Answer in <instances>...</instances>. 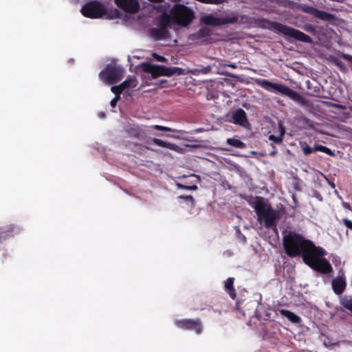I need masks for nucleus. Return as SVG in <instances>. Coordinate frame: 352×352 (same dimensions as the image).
<instances>
[{"label":"nucleus","mask_w":352,"mask_h":352,"mask_svg":"<svg viewBox=\"0 0 352 352\" xmlns=\"http://www.w3.org/2000/svg\"><path fill=\"white\" fill-rule=\"evenodd\" d=\"M197 186L196 185H192V186H189V190H197Z\"/></svg>","instance_id":"obj_41"},{"label":"nucleus","mask_w":352,"mask_h":352,"mask_svg":"<svg viewBox=\"0 0 352 352\" xmlns=\"http://www.w3.org/2000/svg\"><path fill=\"white\" fill-rule=\"evenodd\" d=\"M19 232V229L14 225H9L3 228H0V243L8 237L13 236Z\"/></svg>","instance_id":"obj_18"},{"label":"nucleus","mask_w":352,"mask_h":352,"mask_svg":"<svg viewBox=\"0 0 352 352\" xmlns=\"http://www.w3.org/2000/svg\"><path fill=\"white\" fill-rule=\"evenodd\" d=\"M256 83L267 91H271L274 89L296 102L302 103L304 102L302 95L283 84L272 82L266 79H257Z\"/></svg>","instance_id":"obj_4"},{"label":"nucleus","mask_w":352,"mask_h":352,"mask_svg":"<svg viewBox=\"0 0 352 352\" xmlns=\"http://www.w3.org/2000/svg\"><path fill=\"white\" fill-rule=\"evenodd\" d=\"M138 80L134 76H129L126 78V79L123 81L120 85L124 91L126 89H133L137 87L138 85Z\"/></svg>","instance_id":"obj_23"},{"label":"nucleus","mask_w":352,"mask_h":352,"mask_svg":"<svg viewBox=\"0 0 352 352\" xmlns=\"http://www.w3.org/2000/svg\"><path fill=\"white\" fill-rule=\"evenodd\" d=\"M231 118L232 122L236 124L242 126H246L247 125L249 124L246 113L243 109L241 108H239L234 112H232Z\"/></svg>","instance_id":"obj_15"},{"label":"nucleus","mask_w":352,"mask_h":352,"mask_svg":"<svg viewBox=\"0 0 352 352\" xmlns=\"http://www.w3.org/2000/svg\"><path fill=\"white\" fill-rule=\"evenodd\" d=\"M120 96H115L114 98H113L110 102V104L112 107H116L118 102L120 100Z\"/></svg>","instance_id":"obj_35"},{"label":"nucleus","mask_w":352,"mask_h":352,"mask_svg":"<svg viewBox=\"0 0 352 352\" xmlns=\"http://www.w3.org/2000/svg\"><path fill=\"white\" fill-rule=\"evenodd\" d=\"M124 70L118 65H108L100 73V78L108 84H115L124 77Z\"/></svg>","instance_id":"obj_9"},{"label":"nucleus","mask_w":352,"mask_h":352,"mask_svg":"<svg viewBox=\"0 0 352 352\" xmlns=\"http://www.w3.org/2000/svg\"><path fill=\"white\" fill-rule=\"evenodd\" d=\"M342 223L346 228L352 230V221L348 219H343Z\"/></svg>","instance_id":"obj_34"},{"label":"nucleus","mask_w":352,"mask_h":352,"mask_svg":"<svg viewBox=\"0 0 352 352\" xmlns=\"http://www.w3.org/2000/svg\"><path fill=\"white\" fill-rule=\"evenodd\" d=\"M228 67H232V68H236V65L235 64H228V65H226Z\"/></svg>","instance_id":"obj_43"},{"label":"nucleus","mask_w":352,"mask_h":352,"mask_svg":"<svg viewBox=\"0 0 352 352\" xmlns=\"http://www.w3.org/2000/svg\"><path fill=\"white\" fill-rule=\"evenodd\" d=\"M175 324L179 329L193 331L197 334H200L203 331V325L199 318L177 320Z\"/></svg>","instance_id":"obj_11"},{"label":"nucleus","mask_w":352,"mask_h":352,"mask_svg":"<svg viewBox=\"0 0 352 352\" xmlns=\"http://www.w3.org/2000/svg\"><path fill=\"white\" fill-rule=\"evenodd\" d=\"M210 71V68L209 67H204L201 69V72L202 74H208Z\"/></svg>","instance_id":"obj_39"},{"label":"nucleus","mask_w":352,"mask_h":352,"mask_svg":"<svg viewBox=\"0 0 352 352\" xmlns=\"http://www.w3.org/2000/svg\"><path fill=\"white\" fill-rule=\"evenodd\" d=\"M251 206L254 209L260 223L263 221L266 228H276V221L280 218L278 211L267 205L262 197H256Z\"/></svg>","instance_id":"obj_2"},{"label":"nucleus","mask_w":352,"mask_h":352,"mask_svg":"<svg viewBox=\"0 0 352 352\" xmlns=\"http://www.w3.org/2000/svg\"><path fill=\"white\" fill-rule=\"evenodd\" d=\"M82 14L90 19H100L107 13L105 6L98 1H91L86 3L81 8Z\"/></svg>","instance_id":"obj_8"},{"label":"nucleus","mask_w":352,"mask_h":352,"mask_svg":"<svg viewBox=\"0 0 352 352\" xmlns=\"http://www.w3.org/2000/svg\"><path fill=\"white\" fill-rule=\"evenodd\" d=\"M327 254V252L321 247L316 246L311 252L305 256H302L303 262L314 270L321 274H329L333 268L330 263L322 256Z\"/></svg>","instance_id":"obj_3"},{"label":"nucleus","mask_w":352,"mask_h":352,"mask_svg":"<svg viewBox=\"0 0 352 352\" xmlns=\"http://www.w3.org/2000/svg\"><path fill=\"white\" fill-rule=\"evenodd\" d=\"M302 11L323 21L333 23L337 20V18L334 14L320 10L312 6H305L303 8Z\"/></svg>","instance_id":"obj_12"},{"label":"nucleus","mask_w":352,"mask_h":352,"mask_svg":"<svg viewBox=\"0 0 352 352\" xmlns=\"http://www.w3.org/2000/svg\"><path fill=\"white\" fill-rule=\"evenodd\" d=\"M171 18L166 12L162 13L157 18V25L162 29L167 30L168 27L170 26Z\"/></svg>","instance_id":"obj_19"},{"label":"nucleus","mask_w":352,"mask_h":352,"mask_svg":"<svg viewBox=\"0 0 352 352\" xmlns=\"http://www.w3.org/2000/svg\"><path fill=\"white\" fill-rule=\"evenodd\" d=\"M272 1L283 7H289L292 3L289 0H272Z\"/></svg>","instance_id":"obj_32"},{"label":"nucleus","mask_w":352,"mask_h":352,"mask_svg":"<svg viewBox=\"0 0 352 352\" xmlns=\"http://www.w3.org/2000/svg\"><path fill=\"white\" fill-rule=\"evenodd\" d=\"M331 106H333V107H338V105H336L335 104H332Z\"/></svg>","instance_id":"obj_45"},{"label":"nucleus","mask_w":352,"mask_h":352,"mask_svg":"<svg viewBox=\"0 0 352 352\" xmlns=\"http://www.w3.org/2000/svg\"><path fill=\"white\" fill-rule=\"evenodd\" d=\"M153 55H154V56H157V60H159V61H162V62H164V61H165V60H166V58H165L164 56H158V55H157L156 54H154Z\"/></svg>","instance_id":"obj_40"},{"label":"nucleus","mask_w":352,"mask_h":352,"mask_svg":"<svg viewBox=\"0 0 352 352\" xmlns=\"http://www.w3.org/2000/svg\"><path fill=\"white\" fill-rule=\"evenodd\" d=\"M226 143L237 148H245L246 147V144L244 142L234 138L227 139Z\"/></svg>","instance_id":"obj_25"},{"label":"nucleus","mask_w":352,"mask_h":352,"mask_svg":"<svg viewBox=\"0 0 352 352\" xmlns=\"http://www.w3.org/2000/svg\"><path fill=\"white\" fill-rule=\"evenodd\" d=\"M152 129H156V130H159V131H170V132H175V133H181V131L171 129V128H169L167 126L157 125V124L151 125V126H148L147 131L148 133H151L152 131Z\"/></svg>","instance_id":"obj_26"},{"label":"nucleus","mask_w":352,"mask_h":352,"mask_svg":"<svg viewBox=\"0 0 352 352\" xmlns=\"http://www.w3.org/2000/svg\"><path fill=\"white\" fill-rule=\"evenodd\" d=\"M278 130L280 133L279 135L276 136L274 135H270L269 140L273 141L276 144H280L283 143V136L285 133V129L282 124H279Z\"/></svg>","instance_id":"obj_24"},{"label":"nucleus","mask_w":352,"mask_h":352,"mask_svg":"<svg viewBox=\"0 0 352 352\" xmlns=\"http://www.w3.org/2000/svg\"><path fill=\"white\" fill-rule=\"evenodd\" d=\"M111 91L116 95V96H120V94L124 91V89L120 85L112 86Z\"/></svg>","instance_id":"obj_31"},{"label":"nucleus","mask_w":352,"mask_h":352,"mask_svg":"<svg viewBox=\"0 0 352 352\" xmlns=\"http://www.w3.org/2000/svg\"><path fill=\"white\" fill-rule=\"evenodd\" d=\"M234 278L229 277L225 281V284H224L225 290L228 292L230 297L232 300H235V298L236 297V291H235V289L234 288Z\"/></svg>","instance_id":"obj_21"},{"label":"nucleus","mask_w":352,"mask_h":352,"mask_svg":"<svg viewBox=\"0 0 352 352\" xmlns=\"http://www.w3.org/2000/svg\"><path fill=\"white\" fill-rule=\"evenodd\" d=\"M267 23L270 25L269 28L270 30L277 32L285 36L294 38L303 43H310L312 42V39L309 36L297 29L276 21H267Z\"/></svg>","instance_id":"obj_5"},{"label":"nucleus","mask_w":352,"mask_h":352,"mask_svg":"<svg viewBox=\"0 0 352 352\" xmlns=\"http://www.w3.org/2000/svg\"><path fill=\"white\" fill-rule=\"evenodd\" d=\"M272 147L273 150L270 153V155L272 157H274L277 154V150L274 145H272Z\"/></svg>","instance_id":"obj_38"},{"label":"nucleus","mask_w":352,"mask_h":352,"mask_svg":"<svg viewBox=\"0 0 352 352\" xmlns=\"http://www.w3.org/2000/svg\"><path fill=\"white\" fill-rule=\"evenodd\" d=\"M340 275L332 280V288L335 294L337 295L342 294L345 290L346 283L344 274L342 270L340 272Z\"/></svg>","instance_id":"obj_14"},{"label":"nucleus","mask_w":352,"mask_h":352,"mask_svg":"<svg viewBox=\"0 0 352 352\" xmlns=\"http://www.w3.org/2000/svg\"><path fill=\"white\" fill-rule=\"evenodd\" d=\"M177 186L178 188L185 189V190H189V186H186V185H184L182 184H177Z\"/></svg>","instance_id":"obj_37"},{"label":"nucleus","mask_w":352,"mask_h":352,"mask_svg":"<svg viewBox=\"0 0 352 352\" xmlns=\"http://www.w3.org/2000/svg\"><path fill=\"white\" fill-rule=\"evenodd\" d=\"M279 313L293 323L298 324L301 321L300 317L291 311L280 309Z\"/></svg>","instance_id":"obj_22"},{"label":"nucleus","mask_w":352,"mask_h":352,"mask_svg":"<svg viewBox=\"0 0 352 352\" xmlns=\"http://www.w3.org/2000/svg\"><path fill=\"white\" fill-rule=\"evenodd\" d=\"M106 15L107 16L108 19H113L119 18L120 16V12L118 10L114 9V10L110 11L109 12H107Z\"/></svg>","instance_id":"obj_30"},{"label":"nucleus","mask_w":352,"mask_h":352,"mask_svg":"<svg viewBox=\"0 0 352 352\" xmlns=\"http://www.w3.org/2000/svg\"><path fill=\"white\" fill-rule=\"evenodd\" d=\"M314 151H315V152L320 151V152L324 153L329 155V156H335V153L333 151H331L329 148H328L325 146L321 145V144L316 145L314 147Z\"/></svg>","instance_id":"obj_27"},{"label":"nucleus","mask_w":352,"mask_h":352,"mask_svg":"<svg viewBox=\"0 0 352 352\" xmlns=\"http://www.w3.org/2000/svg\"><path fill=\"white\" fill-rule=\"evenodd\" d=\"M115 4L126 12L135 14L139 12L140 4L138 0H114Z\"/></svg>","instance_id":"obj_13"},{"label":"nucleus","mask_w":352,"mask_h":352,"mask_svg":"<svg viewBox=\"0 0 352 352\" xmlns=\"http://www.w3.org/2000/svg\"><path fill=\"white\" fill-rule=\"evenodd\" d=\"M170 13L175 23L184 27L188 26L195 18L192 10L180 3L174 5Z\"/></svg>","instance_id":"obj_6"},{"label":"nucleus","mask_w":352,"mask_h":352,"mask_svg":"<svg viewBox=\"0 0 352 352\" xmlns=\"http://www.w3.org/2000/svg\"><path fill=\"white\" fill-rule=\"evenodd\" d=\"M237 16L217 17L212 14H206L201 17V22L206 25L220 26L226 24H232L238 21Z\"/></svg>","instance_id":"obj_10"},{"label":"nucleus","mask_w":352,"mask_h":352,"mask_svg":"<svg viewBox=\"0 0 352 352\" xmlns=\"http://www.w3.org/2000/svg\"><path fill=\"white\" fill-rule=\"evenodd\" d=\"M98 116H99V117H100V118H105V113H104V112H100V113H99V115H98Z\"/></svg>","instance_id":"obj_42"},{"label":"nucleus","mask_w":352,"mask_h":352,"mask_svg":"<svg viewBox=\"0 0 352 352\" xmlns=\"http://www.w3.org/2000/svg\"><path fill=\"white\" fill-rule=\"evenodd\" d=\"M304 29H305V30L309 32H315V28L311 25H305Z\"/></svg>","instance_id":"obj_36"},{"label":"nucleus","mask_w":352,"mask_h":352,"mask_svg":"<svg viewBox=\"0 0 352 352\" xmlns=\"http://www.w3.org/2000/svg\"><path fill=\"white\" fill-rule=\"evenodd\" d=\"M19 232V229L14 225H9L3 228H0V243L8 237L13 236Z\"/></svg>","instance_id":"obj_17"},{"label":"nucleus","mask_w":352,"mask_h":352,"mask_svg":"<svg viewBox=\"0 0 352 352\" xmlns=\"http://www.w3.org/2000/svg\"><path fill=\"white\" fill-rule=\"evenodd\" d=\"M143 71L151 74L153 78L158 76H173L184 74V69L177 67H166L164 65H155L149 63L143 65Z\"/></svg>","instance_id":"obj_7"},{"label":"nucleus","mask_w":352,"mask_h":352,"mask_svg":"<svg viewBox=\"0 0 352 352\" xmlns=\"http://www.w3.org/2000/svg\"><path fill=\"white\" fill-rule=\"evenodd\" d=\"M179 199H183L186 201H188V202H190L192 204H194V199L192 197V196L191 195H181L179 197Z\"/></svg>","instance_id":"obj_33"},{"label":"nucleus","mask_w":352,"mask_h":352,"mask_svg":"<svg viewBox=\"0 0 352 352\" xmlns=\"http://www.w3.org/2000/svg\"><path fill=\"white\" fill-rule=\"evenodd\" d=\"M132 135H133V136H135V137H136V138H140V133H139L136 132V133H132Z\"/></svg>","instance_id":"obj_44"},{"label":"nucleus","mask_w":352,"mask_h":352,"mask_svg":"<svg viewBox=\"0 0 352 352\" xmlns=\"http://www.w3.org/2000/svg\"><path fill=\"white\" fill-rule=\"evenodd\" d=\"M150 34L155 40H161L168 38L169 32L167 30L161 28H153L150 30Z\"/></svg>","instance_id":"obj_20"},{"label":"nucleus","mask_w":352,"mask_h":352,"mask_svg":"<svg viewBox=\"0 0 352 352\" xmlns=\"http://www.w3.org/2000/svg\"><path fill=\"white\" fill-rule=\"evenodd\" d=\"M283 245L285 254L292 258L309 255L316 247L311 241L295 232H289L283 236Z\"/></svg>","instance_id":"obj_1"},{"label":"nucleus","mask_w":352,"mask_h":352,"mask_svg":"<svg viewBox=\"0 0 352 352\" xmlns=\"http://www.w3.org/2000/svg\"><path fill=\"white\" fill-rule=\"evenodd\" d=\"M300 146L302 149L303 153L305 155H309L313 153H315V151H314V148L309 146L306 142H301Z\"/></svg>","instance_id":"obj_29"},{"label":"nucleus","mask_w":352,"mask_h":352,"mask_svg":"<svg viewBox=\"0 0 352 352\" xmlns=\"http://www.w3.org/2000/svg\"><path fill=\"white\" fill-rule=\"evenodd\" d=\"M211 34V30L208 28H201L196 34L198 38L208 36Z\"/></svg>","instance_id":"obj_28"},{"label":"nucleus","mask_w":352,"mask_h":352,"mask_svg":"<svg viewBox=\"0 0 352 352\" xmlns=\"http://www.w3.org/2000/svg\"><path fill=\"white\" fill-rule=\"evenodd\" d=\"M147 143L149 144L153 143V144H154L157 146H159L160 147L167 148L172 151L178 152V153H181L182 151V149L176 144L166 142V141H164L162 140L155 138H151L149 141L147 142Z\"/></svg>","instance_id":"obj_16"}]
</instances>
